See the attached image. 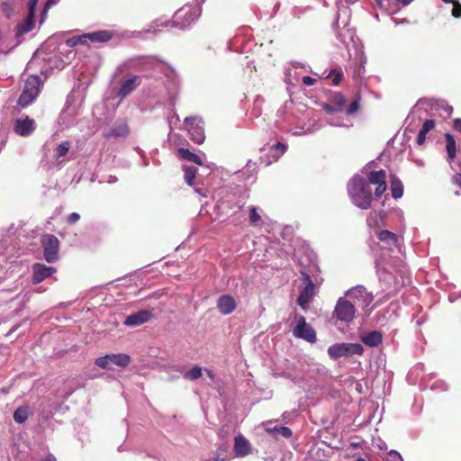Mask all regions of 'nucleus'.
<instances>
[{
    "label": "nucleus",
    "instance_id": "17",
    "mask_svg": "<svg viewBox=\"0 0 461 461\" xmlns=\"http://www.w3.org/2000/svg\"><path fill=\"white\" fill-rule=\"evenodd\" d=\"M237 307L235 299L230 294H222L217 300V308L223 315H229Z\"/></svg>",
    "mask_w": 461,
    "mask_h": 461
},
{
    "label": "nucleus",
    "instance_id": "34",
    "mask_svg": "<svg viewBox=\"0 0 461 461\" xmlns=\"http://www.w3.org/2000/svg\"><path fill=\"white\" fill-rule=\"evenodd\" d=\"M426 386L431 391L445 392L447 390V384L442 380H436L432 383L429 381L426 382Z\"/></svg>",
    "mask_w": 461,
    "mask_h": 461
},
{
    "label": "nucleus",
    "instance_id": "18",
    "mask_svg": "<svg viewBox=\"0 0 461 461\" xmlns=\"http://www.w3.org/2000/svg\"><path fill=\"white\" fill-rule=\"evenodd\" d=\"M377 239L379 240V241L386 245L388 249L391 250L400 248L399 237L390 230H383L379 231L377 233Z\"/></svg>",
    "mask_w": 461,
    "mask_h": 461
},
{
    "label": "nucleus",
    "instance_id": "39",
    "mask_svg": "<svg viewBox=\"0 0 461 461\" xmlns=\"http://www.w3.org/2000/svg\"><path fill=\"white\" fill-rule=\"evenodd\" d=\"M359 100H360V97L358 95H357L347 109L348 114H353L356 112H357V110L359 108Z\"/></svg>",
    "mask_w": 461,
    "mask_h": 461
},
{
    "label": "nucleus",
    "instance_id": "27",
    "mask_svg": "<svg viewBox=\"0 0 461 461\" xmlns=\"http://www.w3.org/2000/svg\"><path fill=\"white\" fill-rule=\"evenodd\" d=\"M390 189L392 193V197L394 200L400 199L403 194V185L402 181L394 176H392L391 178Z\"/></svg>",
    "mask_w": 461,
    "mask_h": 461
},
{
    "label": "nucleus",
    "instance_id": "6",
    "mask_svg": "<svg viewBox=\"0 0 461 461\" xmlns=\"http://www.w3.org/2000/svg\"><path fill=\"white\" fill-rule=\"evenodd\" d=\"M357 308L356 303L340 297L335 305L333 318L336 321L349 323L355 319Z\"/></svg>",
    "mask_w": 461,
    "mask_h": 461
},
{
    "label": "nucleus",
    "instance_id": "1",
    "mask_svg": "<svg viewBox=\"0 0 461 461\" xmlns=\"http://www.w3.org/2000/svg\"><path fill=\"white\" fill-rule=\"evenodd\" d=\"M386 188V172L383 169L371 171L366 180L355 175L348 183V195L355 202L380 200Z\"/></svg>",
    "mask_w": 461,
    "mask_h": 461
},
{
    "label": "nucleus",
    "instance_id": "41",
    "mask_svg": "<svg viewBox=\"0 0 461 461\" xmlns=\"http://www.w3.org/2000/svg\"><path fill=\"white\" fill-rule=\"evenodd\" d=\"M329 77L332 79L334 85H339L342 80L343 73L341 71L333 70Z\"/></svg>",
    "mask_w": 461,
    "mask_h": 461
},
{
    "label": "nucleus",
    "instance_id": "52",
    "mask_svg": "<svg viewBox=\"0 0 461 461\" xmlns=\"http://www.w3.org/2000/svg\"><path fill=\"white\" fill-rule=\"evenodd\" d=\"M454 127L456 131H461V119H456L454 122Z\"/></svg>",
    "mask_w": 461,
    "mask_h": 461
},
{
    "label": "nucleus",
    "instance_id": "54",
    "mask_svg": "<svg viewBox=\"0 0 461 461\" xmlns=\"http://www.w3.org/2000/svg\"><path fill=\"white\" fill-rule=\"evenodd\" d=\"M41 461H57V460L53 455L50 454L45 458H43Z\"/></svg>",
    "mask_w": 461,
    "mask_h": 461
},
{
    "label": "nucleus",
    "instance_id": "3",
    "mask_svg": "<svg viewBox=\"0 0 461 461\" xmlns=\"http://www.w3.org/2000/svg\"><path fill=\"white\" fill-rule=\"evenodd\" d=\"M327 352L331 359L336 360L340 357L355 355L361 356L364 352V348L359 343L341 342L330 346Z\"/></svg>",
    "mask_w": 461,
    "mask_h": 461
},
{
    "label": "nucleus",
    "instance_id": "56",
    "mask_svg": "<svg viewBox=\"0 0 461 461\" xmlns=\"http://www.w3.org/2000/svg\"><path fill=\"white\" fill-rule=\"evenodd\" d=\"M399 3H402L403 5H407L411 4L413 0H397Z\"/></svg>",
    "mask_w": 461,
    "mask_h": 461
},
{
    "label": "nucleus",
    "instance_id": "2",
    "mask_svg": "<svg viewBox=\"0 0 461 461\" xmlns=\"http://www.w3.org/2000/svg\"><path fill=\"white\" fill-rule=\"evenodd\" d=\"M200 15L199 9L191 10L190 7H182L176 12L172 21H155L149 29V32H156L160 31L159 26L176 27L185 29Z\"/></svg>",
    "mask_w": 461,
    "mask_h": 461
},
{
    "label": "nucleus",
    "instance_id": "47",
    "mask_svg": "<svg viewBox=\"0 0 461 461\" xmlns=\"http://www.w3.org/2000/svg\"><path fill=\"white\" fill-rule=\"evenodd\" d=\"M426 133L423 131H419L418 136H417V143L419 145H422L425 142L426 140Z\"/></svg>",
    "mask_w": 461,
    "mask_h": 461
},
{
    "label": "nucleus",
    "instance_id": "31",
    "mask_svg": "<svg viewBox=\"0 0 461 461\" xmlns=\"http://www.w3.org/2000/svg\"><path fill=\"white\" fill-rule=\"evenodd\" d=\"M445 137H446V141H447L446 149H447L448 159L453 160L456 157V152L455 138L450 133H447L445 135Z\"/></svg>",
    "mask_w": 461,
    "mask_h": 461
},
{
    "label": "nucleus",
    "instance_id": "35",
    "mask_svg": "<svg viewBox=\"0 0 461 461\" xmlns=\"http://www.w3.org/2000/svg\"><path fill=\"white\" fill-rule=\"evenodd\" d=\"M202 376V368L195 366L184 374L185 379L194 381Z\"/></svg>",
    "mask_w": 461,
    "mask_h": 461
},
{
    "label": "nucleus",
    "instance_id": "23",
    "mask_svg": "<svg viewBox=\"0 0 461 461\" xmlns=\"http://www.w3.org/2000/svg\"><path fill=\"white\" fill-rule=\"evenodd\" d=\"M362 342L370 347V348H375L378 347L382 341H383V335L381 331L378 330H373L370 332H367L366 334H363L361 336Z\"/></svg>",
    "mask_w": 461,
    "mask_h": 461
},
{
    "label": "nucleus",
    "instance_id": "43",
    "mask_svg": "<svg viewBox=\"0 0 461 461\" xmlns=\"http://www.w3.org/2000/svg\"><path fill=\"white\" fill-rule=\"evenodd\" d=\"M452 4H453L452 15L456 18L460 17L461 16V5L456 1L452 2Z\"/></svg>",
    "mask_w": 461,
    "mask_h": 461
},
{
    "label": "nucleus",
    "instance_id": "11",
    "mask_svg": "<svg viewBox=\"0 0 461 461\" xmlns=\"http://www.w3.org/2000/svg\"><path fill=\"white\" fill-rule=\"evenodd\" d=\"M112 32L106 30L93 32L82 34L74 38V43L87 44L89 41L93 43H103L112 39Z\"/></svg>",
    "mask_w": 461,
    "mask_h": 461
},
{
    "label": "nucleus",
    "instance_id": "50",
    "mask_svg": "<svg viewBox=\"0 0 461 461\" xmlns=\"http://www.w3.org/2000/svg\"><path fill=\"white\" fill-rule=\"evenodd\" d=\"M246 169L249 171V170H252L254 171L256 169V164L255 163H252L251 160H249L247 165H246Z\"/></svg>",
    "mask_w": 461,
    "mask_h": 461
},
{
    "label": "nucleus",
    "instance_id": "4",
    "mask_svg": "<svg viewBox=\"0 0 461 461\" xmlns=\"http://www.w3.org/2000/svg\"><path fill=\"white\" fill-rule=\"evenodd\" d=\"M295 326L293 328V335L296 339H303L309 343H315L317 340L316 331L313 327L306 321L303 315L295 313Z\"/></svg>",
    "mask_w": 461,
    "mask_h": 461
},
{
    "label": "nucleus",
    "instance_id": "22",
    "mask_svg": "<svg viewBox=\"0 0 461 461\" xmlns=\"http://www.w3.org/2000/svg\"><path fill=\"white\" fill-rule=\"evenodd\" d=\"M387 212L384 210L371 212L366 218V223L371 229L378 228L385 224Z\"/></svg>",
    "mask_w": 461,
    "mask_h": 461
},
{
    "label": "nucleus",
    "instance_id": "55",
    "mask_svg": "<svg viewBox=\"0 0 461 461\" xmlns=\"http://www.w3.org/2000/svg\"><path fill=\"white\" fill-rule=\"evenodd\" d=\"M444 110L447 113V115L449 116L452 113L453 108L449 105H445Z\"/></svg>",
    "mask_w": 461,
    "mask_h": 461
},
{
    "label": "nucleus",
    "instance_id": "53",
    "mask_svg": "<svg viewBox=\"0 0 461 461\" xmlns=\"http://www.w3.org/2000/svg\"><path fill=\"white\" fill-rule=\"evenodd\" d=\"M357 205L362 210H367L370 208L371 203H357Z\"/></svg>",
    "mask_w": 461,
    "mask_h": 461
},
{
    "label": "nucleus",
    "instance_id": "15",
    "mask_svg": "<svg viewBox=\"0 0 461 461\" xmlns=\"http://www.w3.org/2000/svg\"><path fill=\"white\" fill-rule=\"evenodd\" d=\"M56 272L54 267H47L41 263H35L32 266V282L39 284L47 277L51 276Z\"/></svg>",
    "mask_w": 461,
    "mask_h": 461
},
{
    "label": "nucleus",
    "instance_id": "13",
    "mask_svg": "<svg viewBox=\"0 0 461 461\" xmlns=\"http://www.w3.org/2000/svg\"><path fill=\"white\" fill-rule=\"evenodd\" d=\"M39 0H30L28 4L29 12L28 15L25 18L24 22L19 24L16 28V34L21 36L24 33L29 32L33 29L34 26V14L35 9L38 5Z\"/></svg>",
    "mask_w": 461,
    "mask_h": 461
},
{
    "label": "nucleus",
    "instance_id": "51",
    "mask_svg": "<svg viewBox=\"0 0 461 461\" xmlns=\"http://www.w3.org/2000/svg\"><path fill=\"white\" fill-rule=\"evenodd\" d=\"M375 4L376 5L380 8V9H384L385 8V2L387 0H375Z\"/></svg>",
    "mask_w": 461,
    "mask_h": 461
},
{
    "label": "nucleus",
    "instance_id": "30",
    "mask_svg": "<svg viewBox=\"0 0 461 461\" xmlns=\"http://www.w3.org/2000/svg\"><path fill=\"white\" fill-rule=\"evenodd\" d=\"M267 430L272 433L275 437L281 436L285 438H289L292 437L293 432L292 429L285 426H275L273 428H267Z\"/></svg>",
    "mask_w": 461,
    "mask_h": 461
},
{
    "label": "nucleus",
    "instance_id": "37",
    "mask_svg": "<svg viewBox=\"0 0 461 461\" xmlns=\"http://www.w3.org/2000/svg\"><path fill=\"white\" fill-rule=\"evenodd\" d=\"M70 148V142L69 141H63L61 142L56 149V158H59L67 155L68 149Z\"/></svg>",
    "mask_w": 461,
    "mask_h": 461
},
{
    "label": "nucleus",
    "instance_id": "8",
    "mask_svg": "<svg viewBox=\"0 0 461 461\" xmlns=\"http://www.w3.org/2000/svg\"><path fill=\"white\" fill-rule=\"evenodd\" d=\"M131 363L128 354H108L95 359V365L104 369H112L113 366L126 367Z\"/></svg>",
    "mask_w": 461,
    "mask_h": 461
},
{
    "label": "nucleus",
    "instance_id": "12",
    "mask_svg": "<svg viewBox=\"0 0 461 461\" xmlns=\"http://www.w3.org/2000/svg\"><path fill=\"white\" fill-rule=\"evenodd\" d=\"M39 0H30L28 4L29 12L28 15L25 18L24 22L19 24L16 28V34L21 36L24 33L29 32L33 29L34 26V14L35 9L38 5Z\"/></svg>",
    "mask_w": 461,
    "mask_h": 461
},
{
    "label": "nucleus",
    "instance_id": "25",
    "mask_svg": "<svg viewBox=\"0 0 461 461\" xmlns=\"http://www.w3.org/2000/svg\"><path fill=\"white\" fill-rule=\"evenodd\" d=\"M309 260H310L309 268H306L305 267L303 266V268L300 270V274L302 276L301 281H302V284L303 286L314 285V284L312 280V277L310 276V272H312V269L315 270L318 268L317 265L314 263L313 259L312 258V256H309Z\"/></svg>",
    "mask_w": 461,
    "mask_h": 461
},
{
    "label": "nucleus",
    "instance_id": "16",
    "mask_svg": "<svg viewBox=\"0 0 461 461\" xmlns=\"http://www.w3.org/2000/svg\"><path fill=\"white\" fill-rule=\"evenodd\" d=\"M35 130L34 120L28 116L24 118H19L15 121L14 131L20 136H28Z\"/></svg>",
    "mask_w": 461,
    "mask_h": 461
},
{
    "label": "nucleus",
    "instance_id": "45",
    "mask_svg": "<svg viewBox=\"0 0 461 461\" xmlns=\"http://www.w3.org/2000/svg\"><path fill=\"white\" fill-rule=\"evenodd\" d=\"M79 218L80 216L77 212H72L68 216V222L70 224L76 223Z\"/></svg>",
    "mask_w": 461,
    "mask_h": 461
},
{
    "label": "nucleus",
    "instance_id": "46",
    "mask_svg": "<svg viewBox=\"0 0 461 461\" xmlns=\"http://www.w3.org/2000/svg\"><path fill=\"white\" fill-rule=\"evenodd\" d=\"M302 80L303 83L308 86L314 85V83L316 82V79L310 76H304Z\"/></svg>",
    "mask_w": 461,
    "mask_h": 461
},
{
    "label": "nucleus",
    "instance_id": "40",
    "mask_svg": "<svg viewBox=\"0 0 461 461\" xmlns=\"http://www.w3.org/2000/svg\"><path fill=\"white\" fill-rule=\"evenodd\" d=\"M384 461H403L402 456L395 450H391L384 459Z\"/></svg>",
    "mask_w": 461,
    "mask_h": 461
},
{
    "label": "nucleus",
    "instance_id": "28",
    "mask_svg": "<svg viewBox=\"0 0 461 461\" xmlns=\"http://www.w3.org/2000/svg\"><path fill=\"white\" fill-rule=\"evenodd\" d=\"M249 218L250 223L255 227L260 226L261 224L265 223V221H267V220L269 221L268 218L262 219L259 209L255 206H251L249 208Z\"/></svg>",
    "mask_w": 461,
    "mask_h": 461
},
{
    "label": "nucleus",
    "instance_id": "38",
    "mask_svg": "<svg viewBox=\"0 0 461 461\" xmlns=\"http://www.w3.org/2000/svg\"><path fill=\"white\" fill-rule=\"evenodd\" d=\"M296 227L293 225H286L281 230V236L284 240H290Z\"/></svg>",
    "mask_w": 461,
    "mask_h": 461
},
{
    "label": "nucleus",
    "instance_id": "5",
    "mask_svg": "<svg viewBox=\"0 0 461 461\" xmlns=\"http://www.w3.org/2000/svg\"><path fill=\"white\" fill-rule=\"evenodd\" d=\"M41 84V80L39 76L28 77L25 80L23 91L18 99V104L25 107L32 104L39 95Z\"/></svg>",
    "mask_w": 461,
    "mask_h": 461
},
{
    "label": "nucleus",
    "instance_id": "26",
    "mask_svg": "<svg viewBox=\"0 0 461 461\" xmlns=\"http://www.w3.org/2000/svg\"><path fill=\"white\" fill-rule=\"evenodd\" d=\"M177 155L181 159L191 161L196 165H203L202 158L195 153L190 151L188 149L180 148L177 149Z\"/></svg>",
    "mask_w": 461,
    "mask_h": 461
},
{
    "label": "nucleus",
    "instance_id": "32",
    "mask_svg": "<svg viewBox=\"0 0 461 461\" xmlns=\"http://www.w3.org/2000/svg\"><path fill=\"white\" fill-rule=\"evenodd\" d=\"M329 102L339 111H342L345 104V98L340 93H333L329 97Z\"/></svg>",
    "mask_w": 461,
    "mask_h": 461
},
{
    "label": "nucleus",
    "instance_id": "9",
    "mask_svg": "<svg viewBox=\"0 0 461 461\" xmlns=\"http://www.w3.org/2000/svg\"><path fill=\"white\" fill-rule=\"evenodd\" d=\"M346 295L353 300L357 308H366L373 302V295L363 285H357L347 291Z\"/></svg>",
    "mask_w": 461,
    "mask_h": 461
},
{
    "label": "nucleus",
    "instance_id": "33",
    "mask_svg": "<svg viewBox=\"0 0 461 461\" xmlns=\"http://www.w3.org/2000/svg\"><path fill=\"white\" fill-rule=\"evenodd\" d=\"M183 170L185 172V180L187 185H194V180L196 176L197 169L194 167L183 166Z\"/></svg>",
    "mask_w": 461,
    "mask_h": 461
},
{
    "label": "nucleus",
    "instance_id": "10",
    "mask_svg": "<svg viewBox=\"0 0 461 461\" xmlns=\"http://www.w3.org/2000/svg\"><path fill=\"white\" fill-rule=\"evenodd\" d=\"M203 122L198 117H186L185 119V127L188 131L192 140L201 144L204 140V131L203 127Z\"/></svg>",
    "mask_w": 461,
    "mask_h": 461
},
{
    "label": "nucleus",
    "instance_id": "42",
    "mask_svg": "<svg viewBox=\"0 0 461 461\" xmlns=\"http://www.w3.org/2000/svg\"><path fill=\"white\" fill-rule=\"evenodd\" d=\"M435 127V122L433 120H426L421 128H420V131H423L424 133H428L429 131H430L433 128Z\"/></svg>",
    "mask_w": 461,
    "mask_h": 461
},
{
    "label": "nucleus",
    "instance_id": "14",
    "mask_svg": "<svg viewBox=\"0 0 461 461\" xmlns=\"http://www.w3.org/2000/svg\"><path fill=\"white\" fill-rule=\"evenodd\" d=\"M153 316L151 310H140L126 317L123 323L129 327H137L148 322Z\"/></svg>",
    "mask_w": 461,
    "mask_h": 461
},
{
    "label": "nucleus",
    "instance_id": "36",
    "mask_svg": "<svg viewBox=\"0 0 461 461\" xmlns=\"http://www.w3.org/2000/svg\"><path fill=\"white\" fill-rule=\"evenodd\" d=\"M286 150V146L284 143L277 142L272 148V158L275 161H277L281 155H283Z\"/></svg>",
    "mask_w": 461,
    "mask_h": 461
},
{
    "label": "nucleus",
    "instance_id": "48",
    "mask_svg": "<svg viewBox=\"0 0 461 461\" xmlns=\"http://www.w3.org/2000/svg\"><path fill=\"white\" fill-rule=\"evenodd\" d=\"M57 2H58L57 0H48V1H47V3H46V5H45L44 10H43V15L47 13L48 9H49L50 6H52V5H56V4H57Z\"/></svg>",
    "mask_w": 461,
    "mask_h": 461
},
{
    "label": "nucleus",
    "instance_id": "20",
    "mask_svg": "<svg viewBox=\"0 0 461 461\" xmlns=\"http://www.w3.org/2000/svg\"><path fill=\"white\" fill-rule=\"evenodd\" d=\"M129 134V127L124 122H117L111 129L104 132L105 139L124 138Z\"/></svg>",
    "mask_w": 461,
    "mask_h": 461
},
{
    "label": "nucleus",
    "instance_id": "7",
    "mask_svg": "<svg viewBox=\"0 0 461 461\" xmlns=\"http://www.w3.org/2000/svg\"><path fill=\"white\" fill-rule=\"evenodd\" d=\"M43 256L48 263H55L59 258V241L52 234H45L41 240Z\"/></svg>",
    "mask_w": 461,
    "mask_h": 461
},
{
    "label": "nucleus",
    "instance_id": "24",
    "mask_svg": "<svg viewBox=\"0 0 461 461\" xmlns=\"http://www.w3.org/2000/svg\"><path fill=\"white\" fill-rule=\"evenodd\" d=\"M234 450L237 456H244L249 453L250 444L243 436L239 435L234 439Z\"/></svg>",
    "mask_w": 461,
    "mask_h": 461
},
{
    "label": "nucleus",
    "instance_id": "21",
    "mask_svg": "<svg viewBox=\"0 0 461 461\" xmlns=\"http://www.w3.org/2000/svg\"><path fill=\"white\" fill-rule=\"evenodd\" d=\"M314 288L315 285H306L303 286L300 291V294L297 297L296 303L303 311L308 309V304L312 302L314 296Z\"/></svg>",
    "mask_w": 461,
    "mask_h": 461
},
{
    "label": "nucleus",
    "instance_id": "57",
    "mask_svg": "<svg viewBox=\"0 0 461 461\" xmlns=\"http://www.w3.org/2000/svg\"><path fill=\"white\" fill-rule=\"evenodd\" d=\"M195 191L199 193L203 197H206V194L202 192L201 188H196Z\"/></svg>",
    "mask_w": 461,
    "mask_h": 461
},
{
    "label": "nucleus",
    "instance_id": "29",
    "mask_svg": "<svg viewBox=\"0 0 461 461\" xmlns=\"http://www.w3.org/2000/svg\"><path fill=\"white\" fill-rule=\"evenodd\" d=\"M29 417V407L27 405L18 407L14 412V420L18 424L24 423Z\"/></svg>",
    "mask_w": 461,
    "mask_h": 461
},
{
    "label": "nucleus",
    "instance_id": "59",
    "mask_svg": "<svg viewBox=\"0 0 461 461\" xmlns=\"http://www.w3.org/2000/svg\"><path fill=\"white\" fill-rule=\"evenodd\" d=\"M460 296H461V293H460Z\"/></svg>",
    "mask_w": 461,
    "mask_h": 461
},
{
    "label": "nucleus",
    "instance_id": "49",
    "mask_svg": "<svg viewBox=\"0 0 461 461\" xmlns=\"http://www.w3.org/2000/svg\"><path fill=\"white\" fill-rule=\"evenodd\" d=\"M454 182L461 188V175L456 174L453 177Z\"/></svg>",
    "mask_w": 461,
    "mask_h": 461
},
{
    "label": "nucleus",
    "instance_id": "58",
    "mask_svg": "<svg viewBox=\"0 0 461 461\" xmlns=\"http://www.w3.org/2000/svg\"><path fill=\"white\" fill-rule=\"evenodd\" d=\"M110 178H111V179L109 180V182H110V183H113V182H115V179H116L115 177L110 176Z\"/></svg>",
    "mask_w": 461,
    "mask_h": 461
},
{
    "label": "nucleus",
    "instance_id": "19",
    "mask_svg": "<svg viewBox=\"0 0 461 461\" xmlns=\"http://www.w3.org/2000/svg\"><path fill=\"white\" fill-rule=\"evenodd\" d=\"M140 77L132 76L130 78L123 80L121 84V86L117 92V95L122 99L125 98L131 93H132L136 87L140 85Z\"/></svg>",
    "mask_w": 461,
    "mask_h": 461
},
{
    "label": "nucleus",
    "instance_id": "44",
    "mask_svg": "<svg viewBox=\"0 0 461 461\" xmlns=\"http://www.w3.org/2000/svg\"><path fill=\"white\" fill-rule=\"evenodd\" d=\"M323 108L324 110L328 113H338V112H340L339 110H338L336 108V106H334L332 104H325L323 105Z\"/></svg>",
    "mask_w": 461,
    "mask_h": 461
}]
</instances>
